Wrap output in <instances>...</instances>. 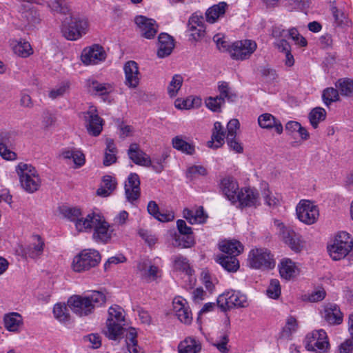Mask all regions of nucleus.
Listing matches in <instances>:
<instances>
[{"instance_id":"nucleus-1","label":"nucleus","mask_w":353,"mask_h":353,"mask_svg":"<svg viewBox=\"0 0 353 353\" xmlns=\"http://www.w3.org/2000/svg\"><path fill=\"white\" fill-rule=\"evenodd\" d=\"M105 301V295L102 292L93 291L84 296H72L68 303L74 313L79 316H85L92 314L95 307L103 305Z\"/></svg>"},{"instance_id":"nucleus-2","label":"nucleus","mask_w":353,"mask_h":353,"mask_svg":"<svg viewBox=\"0 0 353 353\" xmlns=\"http://www.w3.org/2000/svg\"><path fill=\"white\" fill-rule=\"evenodd\" d=\"M124 310L117 305L111 306L108 310L106 321L105 336L111 340H117L126 330L123 328L125 316Z\"/></svg>"},{"instance_id":"nucleus-3","label":"nucleus","mask_w":353,"mask_h":353,"mask_svg":"<svg viewBox=\"0 0 353 353\" xmlns=\"http://www.w3.org/2000/svg\"><path fill=\"white\" fill-rule=\"evenodd\" d=\"M23 189L29 193L37 191L41 185V179L35 168L30 164L19 163L16 167Z\"/></svg>"},{"instance_id":"nucleus-4","label":"nucleus","mask_w":353,"mask_h":353,"mask_svg":"<svg viewBox=\"0 0 353 353\" xmlns=\"http://www.w3.org/2000/svg\"><path fill=\"white\" fill-rule=\"evenodd\" d=\"M353 248V241L346 232H339L333 243L327 246L330 257L334 261L345 258Z\"/></svg>"},{"instance_id":"nucleus-5","label":"nucleus","mask_w":353,"mask_h":353,"mask_svg":"<svg viewBox=\"0 0 353 353\" xmlns=\"http://www.w3.org/2000/svg\"><path fill=\"white\" fill-rule=\"evenodd\" d=\"M248 261L249 265L254 269L268 270L272 269L275 266L274 256L265 248L251 250Z\"/></svg>"},{"instance_id":"nucleus-6","label":"nucleus","mask_w":353,"mask_h":353,"mask_svg":"<svg viewBox=\"0 0 353 353\" xmlns=\"http://www.w3.org/2000/svg\"><path fill=\"white\" fill-rule=\"evenodd\" d=\"M100 261L101 255L97 250L85 249L73 259L72 267L74 271L81 272L96 267Z\"/></svg>"},{"instance_id":"nucleus-7","label":"nucleus","mask_w":353,"mask_h":353,"mask_svg":"<svg viewBox=\"0 0 353 353\" xmlns=\"http://www.w3.org/2000/svg\"><path fill=\"white\" fill-rule=\"evenodd\" d=\"M88 30V19L79 17H71L69 21H65L62 28L63 36L71 41L81 38Z\"/></svg>"},{"instance_id":"nucleus-8","label":"nucleus","mask_w":353,"mask_h":353,"mask_svg":"<svg viewBox=\"0 0 353 353\" xmlns=\"http://www.w3.org/2000/svg\"><path fill=\"white\" fill-rule=\"evenodd\" d=\"M255 41L250 39L236 41L230 44L227 52L230 57L236 61L248 59L256 49Z\"/></svg>"},{"instance_id":"nucleus-9","label":"nucleus","mask_w":353,"mask_h":353,"mask_svg":"<svg viewBox=\"0 0 353 353\" xmlns=\"http://www.w3.org/2000/svg\"><path fill=\"white\" fill-rule=\"evenodd\" d=\"M304 343L308 351L316 353H325L330 347L327 334L323 330H315L307 334Z\"/></svg>"},{"instance_id":"nucleus-10","label":"nucleus","mask_w":353,"mask_h":353,"mask_svg":"<svg viewBox=\"0 0 353 353\" xmlns=\"http://www.w3.org/2000/svg\"><path fill=\"white\" fill-rule=\"evenodd\" d=\"M95 222L97 223L93 229V240L103 244L111 242L112 239L116 236L114 226L110 225L101 214L95 219Z\"/></svg>"},{"instance_id":"nucleus-11","label":"nucleus","mask_w":353,"mask_h":353,"mask_svg":"<svg viewBox=\"0 0 353 353\" xmlns=\"http://www.w3.org/2000/svg\"><path fill=\"white\" fill-rule=\"evenodd\" d=\"M217 305L222 311L233 307H245L248 305L247 297L239 291L230 290L218 297Z\"/></svg>"},{"instance_id":"nucleus-12","label":"nucleus","mask_w":353,"mask_h":353,"mask_svg":"<svg viewBox=\"0 0 353 353\" xmlns=\"http://www.w3.org/2000/svg\"><path fill=\"white\" fill-rule=\"evenodd\" d=\"M296 213L299 220L307 225L314 224L319 216L318 207L308 200H303L299 203Z\"/></svg>"},{"instance_id":"nucleus-13","label":"nucleus","mask_w":353,"mask_h":353,"mask_svg":"<svg viewBox=\"0 0 353 353\" xmlns=\"http://www.w3.org/2000/svg\"><path fill=\"white\" fill-rule=\"evenodd\" d=\"M277 226L279 230V236L283 241L287 244L292 251L300 252L304 247V242L302 240L301 236L290 227L284 225L283 223H277Z\"/></svg>"},{"instance_id":"nucleus-14","label":"nucleus","mask_w":353,"mask_h":353,"mask_svg":"<svg viewBox=\"0 0 353 353\" xmlns=\"http://www.w3.org/2000/svg\"><path fill=\"white\" fill-rule=\"evenodd\" d=\"M85 125L88 134L93 137L99 136L103 130V120L98 115L96 108L90 107L89 110L83 113Z\"/></svg>"},{"instance_id":"nucleus-15","label":"nucleus","mask_w":353,"mask_h":353,"mask_svg":"<svg viewBox=\"0 0 353 353\" xmlns=\"http://www.w3.org/2000/svg\"><path fill=\"white\" fill-rule=\"evenodd\" d=\"M106 53L103 48L98 44H94L85 48L81 54V60L85 65H95L104 61Z\"/></svg>"},{"instance_id":"nucleus-16","label":"nucleus","mask_w":353,"mask_h":353,"mask_svg":"<svg viewBox=\"0 0 353 353\" xmlns=\"http://www.w3.org/2000/svg\"><path fill=\"white\" fill-rule=\"evenodd\" d=\"M134 22L141 36L145 39H153L158 32V25L152 19L139 15L134 18Z\"/></svg>"},{"instance_id":"nucleus-17","label":"nucleus","mask_w":353,"mask_h":353,"mask_svg":"<svg viewBox=\"0 0 353 353\" xmlns=\"http://www.w3.org/2000/svg\"><path fill=\"white\" fill-rule=\"evenodd\" d=\"M45 247L44 239L39 234H33L30 237L28 244L23 252L26 256L38 259L43 255Z\"/></svg>"},{"instance_id":"nucleus-18","label":"nucleus","mask_w":353,"mask_h":353,"mask_svg":"<svg viewBox=\"0 0 353 353\" xmlns=\"http://www.w3.org/2000/svg\"><path fill=\"white\" fill-rule=\"evenodd\" d=\"M173 310L178 319L185 324H190L192 321V314L190 310L188 301L182 296H176L173 301Z\"/></svg>"},{"instance_id":"nucleus-19","label":"nucleus","mask_w":353,"mask_h":353,"mask_svg":"<svg viewBox=\"0 0 353 353\" xmlns=\"http://www.w3.org/2000/svg\"><path fill=\"white\" fill-rule=\"evenodd\" d=\"M125 194L128 201L134 203L141 194L140 179L136 173H131L125 182Z\"/></svg>"},{"instance_id":"nucleus-20","label":"nucleus","mask_w":353,"mask_h":353,"mask_svg":"<svg viewBox=\"0 0 353 353\" xmlns=\"http://www.w3.org/2000/svg\"><path fill=\"white\" fill-rule=\"evenodd\" d=\"M220 189L224 196L232 203H237L239 189L237 181L232 177H225L221 181Z\"/></svg>"},{"instance_id":"nucleus-21","label":"nucleus","mask_w":353,"mask_h":353,"mask_svg":"<svg viewBox=\"0 0 353 353\" xmlns=\"http://www.w3.org/2000/svg\"><path fill=\"white\" fill-rule=\"evenodd\" d=\"M125 81V83L129 88H136L140 81V73L138 64L134 61H129L124 65Z\"/></svg>"},{"instance_id":"nucleus-22","label":"nucleus","mask_w":353,"mask_h":353,"mask_svg":"<svg viewBox=\"0 0 353 353\" xmlns=\"http://www.w3.org/2000/svg\"><path fill=\"white\" fill-rule=\"evenodd\" d=\"M188 31L190 32V37L194 41H199L204 36L205 28L203 22V17L198 15H192L188 21Z\"/></svg>"},{"instance_id":"nucleus-23","label":"nucleus","mask_w":353,"mask_h":353,"mask_svg":"<svg viewBox=\"0 0 353 353\" xmlns=\"http://www.w3.org/2000/svg\"><path fill=\"white\" fill-rule=\"evenodd\" d=\"M130 159L135 164L144 167H150L151 158L145 152L140 149L137 143L130 144L128 150Z\"/></svg>"},{"instance_id":"nucleus-24","label":"nucleus","mask_w":353,"mask_h":353,"mask_svg":"<svg viewBox=\"0 0 353 353\" xmlns=\"http://www.w3.org/2000/svg\"><path fill=\"white\" fill-rule=\"evenodd\" d=\"M241 207H252L259 205V194L250 188H241L238 194V201Z\"/></svg>"},{"instance_id":"nucleus-25","label":"nucleus","mask_w":353,"mask_h":353,"mask_svg":"<svg viewBox=\"0 0 353 353\" xmlns=\"http://www.w3.org/2000/svg\"><path fill=\"white\" fill-rule=\"evenodd\" d=\"M174 48V40L167 33H161L158 37L157 56L164 58L169 56Z\"/></svg>"},{"instance_id":"nucleus-26","label":"nucleus","mask_w":353,"mask_h":353,"mask_svg":"<svg viewBox=\"0 0 353 353\" xmlns=\"http://www.w3.org/2000/svg\"><path fill=\"white\" fill-rule=\"evenodd\" d=\"M61 156L66 161L72 160L75 169L81 168L85 163V156L83 151L74 147L63 150Z\"/></svg>"},{"instance_id":"nucleus-27","label":"nucleus","mask_w":353,"mask_h":353,"mask_svg":"<svg viewBox=\"0 0 353 353\" xmlns=\"http://www.w3.org/2000/svg\"><path fill=\"white\" fill-rule=\"evenodd\" d=\"M259 125L263 129L274 128L277 134H281L283 131L281 121L270 113L261 114L258 118Z\"/></svg>"},{"instance_id":"nucleus-28","label":"nucleus","mask_w":353,"mask_h":353,"mask_svg":"<svg viewBox=\"0 0 353 353\" xmlns=\"http://www.w3.org/2000/svg\"><path fill=\"white\" fill-rule=\"evenodd\" d=\"M323 316L330 325H339L343 322V314L336 304L328 303L325 305Z\"/></svg>"},{"instance_id":"nucleus-29","label":"nucleus","mask_w":353,"mask_h":353,"mask_svg":"<svg viewBox=\"0 0 353 353\" xmlns=\"http://www.w3.org/2000/svg\"><path fill=\"white\" fill-rule=\"evenodd\" d=\"M183 216L192 225L204 223L208 218L202 206L195 210L185 208L183 211Z\"/></svg>"},{"instance_id":"nucleus-30","label":"nucleus","mask_w":353,"mask_h":353,"mask_svg":"<svg viewBox=\"0 0 353 353\" xmlns=\"http://www.w3.org/2000/svg\"><path fill=\"white\" fill-rule=\"evenodd\" d=\"M219 250L227 256L236 257L243 251V246L236 240H224L219 243Z\"/></svg>"},{"instance_id":"nucleus-31","label":"nucleus","mask_w":353,"mask_h":353,"mask_svg":"<svg viewBox=\"0 0 353 353\" xmlns=\"http://www.w3.org/2000/svg\"><path fill=\"white\" fill-rule=\"evenodd\" d=\"M201 350V342L192 336L186 337L178 345L179 353H199Z\"/></svg>"},{"instance_id":"nucleus-32","label":"nucleus","mask_w":353,"mask_h":353,"mask_svg":"<svg viewBox=\"0 0 353 353\" xmlns=\"http://www.w3.org/2000/svg\"><path fill=\"white\" fill-rule=\"evenodd\" d=\"M100 214L92 212L84 218H80L79 216L74 223L76 229L79 232H90L92 229H94L97 223L95 219L100 216Z\"/></svg>"},{"instance_id":"nucleus-33","label":"nucleus","mask_w":353,"mask_h":353,"mask_svg":"<svg viewBox=\"0 0 353 353\" xmlns=\"http://www.w3.org/2000/svg\"><path fill=\"white\" fill-rule=\"evenodd\" d=\"M279 273L282 278L290 280L294 278L298 272L295 263L290 259L285 258L281 261L279 265Z\"/></svg>"},{"instance_id":"nucleus-34","label":"nucleus","mask_w":353,"mask_h":353,"mask_svg":"<svg viewBox=\"0 0 353 353\" xmlns=\"http://www.w3.org/2000/svg\"><path fill=\"white\" fill-rule=\"evenodd\" d=\"M147 209L150 214L161 222H169L174 218V213L172 212H160L159 205L154 201L148 203Z\"/></svg>"},{"instance_id":"nucleus-35","label":"nucleus","mask_w":353,"mask_h":353,"mask_svg":"<svg viewBox=\"0 0 353 353\" xmlns=\"http://www.w3.org/2000/svg\"><path fill=\"white\" fill-rule=\"evenodd\" d=\"M3 322L7 330L17 332L23 324V319L19 313L12 312L4 316Z\"/></svg>"},{"instance_id":"nucleus-36","label":"nucleus","mask_w":353,"mask_h":353,"mask_svg":"<svg viewBox=\"0 0 353 353\" xmlns=\"http://www.w3.org/2000/svg\"><path fill=\"white\" fill-rule=\"evenodd\" d=\"M216 261L228 272H235L240 266L239 260L234 256L221 254L217 256Z\"/></svg>"},{"instance_id":"nucleus-37","label":"nucleus","mask_w":353,"mask_h":353,"mask_svg":"<svg viewBox=\"0 0 353 353\" xmlns=\"http://www.w3.org/2000/svg\"><path fill=\"white\" fill-rule=\"evenodd\" d=\"M172 266L174 270L184 272L188 276H192L194 273L188 259L180 254L172 257Z\"/></svg>"},{"instance_id":"nucleus-38","label":"nucleus","mask_w":353,"mask_h":353,"mask_svg":"<svg viewBox=\"0 0 353 353\" xmlns=\"http://www.w3.org/2000/svg\"><path fill=\"white\" fill-rule=\"evenodd\" d=\"M137 332L134 327L126 330L125 342L130 353H143L141 347L137 345Z\"/></svg>"},{"instance_id":"nucleus-39","label":"nucleus","mask_w":353,"mask_h":353,"mask_svg":"<svg viewBox=\"0 0 353 353\" xmlns=\"http://www.w3.org/2000/svg\"><path fill=\"white\" fill-rule=\"evenodd\" d=\"M172 147L182 153L192 155L195 152V147L192 143L185 141L181 136H176L172 139Z\"/></svg>"},{"instance_id":"nucleus-40","label":"nucleus","mask_w":353,"mask_h":353,"mask_svg":"<svg viewBox=\"0 0 353 353\" xmlns=\"http://www.w3.org/2000/svg\"><path fill=\"white\" fill-rule=\"evenodd\" d=\"M105 145L106 148L103 163L105 166H109L117 161V149L112 139H106Z\"/></svg>"},{"instance_id":"nucleus-41","label":"nucleus","mask_w":353,"mask_h":353,"mask_svg":"<svg viewBox=\"0 0 353 353\" xmlns=\"http://www.w3.org/2000/svg\"><path fill=\"white\" fill-rule=\"evenodd\" d=\"M227 7L228 4L222 1L208 9L205 13L207 21L214 23L219 17L225 14Z\"/></svg>"},{"instance_id":"nucleus-42","label":"nucleus","mask_w":353,"mask_h":353,"mask_svg":"<svg viewBox=\"0 0 353 353\" xmlns=\"http://www.w3.org/2000/svg\"><path fill=\"white\" fill-rule=\"evenodd\" d=\"M117 182L113 177L110 175L104 176L102 180V185L97 190V193L101 196H108L115 190Z\"/></svg>"},{"instance_id":"nucleus-43","label":"nucleus","mask_w":353,"mask_h":353,"mask_svg":"<svg viewBox=\"0 0 353 353\" xmlns=\"http://www.w3.org/2000/svg\"><path fill=\"white\" fill-rule=\"evenodd\" d=\"M335 87L341 95L353 98V80L349 78H341L335 83Z\"/></svg>"},{"instance_id":"nucleus-44","label":"nucleus","mask_w":353,"mask_h":353,"mask_svg":"<svg viewBox=\"0 0 353 353\" xmlns=\"http://www.w3.org/2000/svg\"><path fill=\"white\" fill-rule=\"evenodd\" d=\"M218 90L219 92V97L221 98L224 102L225 99L229 102H234L237 98L236 94L230 87L228 83L225 81L219 83Z\"/></svg>"},{"instance_id":"nucleus-45","label":"nucleus","mask_w":353,"mask_h":353,"mask_svg":"<svg viewBox=\"0 0 353 353\" xmlns=\"http://www.w3.org/2000/svg\"><path fill=\"white\" fill-rule=\"evenodd\" d=\"M298 329V323L293 316H289L286 320V323L283 327L280 337L284 339H290L292 335L296 332Z\"/></svg>"},{"instance_id":"nucleus-46","label":"nucleus","mask_w":353,"mask_h":353,"mask_svg":"<svg viewBox=\"0 0 353 353\" xmlns=\"http://www.w3.org/2000/svg\"><path fill=\"white\" fill-rule=\"evenodd\" d=\"M308 117L311 125L316 129L319 123L325 119L326 111L324 108L321 107L314 108L310 112Z\"/></svg>"},{"instance_id":"nucleus-47","label":"nucleus","mask_w":353,"mask_h":353,"mask_svg":"<svg viewBox=\"0 0 353 353\" xmlns=\"http://www.w3.org/2000/svg\"><path fill=\"white\" fill-rule=\"evenodd\" d=\"M53 314L55 319L61 323H66L70 320L69 310L64 303L55 304L53 308Z\"/></svg>"},{"instance_id":"nucleus-48","label":"nucleus","mask_w":353,"mask_h":353,"mask_svg":"<svg viewBox=\"0 0 353 353\" xmlns=\"http://www.w3.org/2000/svg\"><path fill=\"white\" fill-rule=\"evenodd\" d=\"M147 264L145 262L139 263L137 268L142 275L152 279V281L156 280L160 273V270L155 265H150L148 270L146 271Z\"/></svg>"},{"instance_id":"nucleus-49","label":"nucleus","mask_w":353,"mask_h":353,"mask_svg":"<svg viewBox=\"0 0 353 353\" xmlns=\"http://www.w3.org/2000/svg\"><path fill=\"white\" fill-rule=\"evenodd\" d=\"M339 91L336 88H327L323 91L322 99L326 106L340 100Z\"/></svg>"},{"instance_id":"nucleus-50","label":"nucleus","mask_w":353,"mask_h":353,"mask_svg":"<svg viewBox=\"0 0 353 353\" xmlns=\"http://www.w3.org/2000/svg\"><path fill=\"white\" fill-rule=\"evenodd\" d=\"M183 79L181 74H174L168 86V93L170 97H174L177 95L179 90L181 88Z\"/></svg>"},{"instance_id":"nucleus-51","label":"nucleus","mask_w":353,"mask_h":353,"mask_svg":"<svg viewBox=\"0 0 353 353\" xmlns=\"http://www.w3.org/2000/svg\"><path fill=\"white\" fill-rule=\"evenodd\" d=\"M47 4L52 12L64 14L69 12L65 0H47Z\"/></svg>"},{"instance_id":"nucleus-52","label":"nucleus","mask_w":353,"mask_h":353,"mask_svg":"<svg viewBox=\"0 0 353 353\" xmlns=\"http://www.w3.org/2000/svg\"><path fill=\"white\" fill-rule=\"evenodd\" d=\"M90 91L95 92L97 94L103 95L110 93L112 88L110 84L100 83L97 81L89 82Z\"/></svg>"},{"instance_id":"nucleus-53","label":"nucleus","mask_w":353,"mask_h":353,"mask_svg":"<svg viewBox=\"0 0 353 353\" xmlns=\"http://www.w3.org/2000/svg\"><path fill=\"white\" fill-rule=\"evenodd\" d=\"M14 53L21 57H28L33 53L32 48L28 42H19L14 47Z\"/></svg>"},{"instance_id":"nucleus-54","label":"nucleus","mask_w":353,"mask_h":353,"mask_svg":"<svg viewBox=\"0 0 353 353\" xmlns=\"http://www.w3.org/2000/svg\"><path fill=\"white\" fill-rule=\"evenodd\" d=\"M331 11L334 19V22L338 26L348 25L349 20L342 10H339L335 6H332L331 8Z\"/></svg>"},{"instance_id":"nucleus-55","label":"nucleus","mask_w":353,"mask_h":353,"mask_svg":"<svg viewBox=\"0 0 353 353\" xmlns=\"http://www.w3.org/2000/svg\"><path fill=\"white\" fill-rule=\"evenodd\" d=\"M266 294L268 297L276 299L281 295V285L279 280L272 279L270 285L266 290Z\"/></svg>"},{"instance_id":"nucleus-56","label":"nucleus","mask_w":353,"mask_h":353,"mask_svg":"<svg viewBox=\"0 0 353 353\" xmlns=\"http://www.w3.org/2000/svg\"><path fill=\"white\" fill-rule=\"evenodd\" d=\"M195 244L194 238L192 234L184 235L183 236L175 237V245L181 246L184 248H189Z\"/></svg>"},{"instance_id":"nucleus-57","label":"nucleus","mask_w":353,"mask_h":353,"mask_svg":"<svg viewBox=\"0 0 353 353\" xmlns=\"http://www.w3.org/2000/svg\"><path fill=\"white\" fill-rule=\"evenodd\" d=\"M223 104H224V101L219 96L210 97L205 100L206 106L213 112H220Z\"/></svg>"},{"instance_id":"nucleus-58","label":"nucleus","mask_w":353,"mask_h":353,"mask_svg":"<svg viewBox=\"0 0 353 353\" xmlns=\"http://www.w3.org/2000/svg\"><path fill=\"white\" fill-rule=\"evenodd\" d=\"M69 88L70 83L68 82H63L58 87L50 90L48 96L52 99H55L63 96V94L69 90Z\"/></svg>"},{"instance_id":"nucleus-59","label":"nucleus","mask_w":353,"mask_h":353,"mask_svg":"<svg viewBox=\"0 0 353 353\" xmlns=\"http://www.w3.org/2000/svg\"><path fill=\"white\" fill-rule=\"evenodd\" d=\"M167 157V154H163L161 157H153L150 167L157 173H161L164 169L163 162Z\"/></svg>"},{"instance_id":"nucleus-60","label":"nucleus","mask_w":353,"mask_h":353,"mask_svg":"<svg viewBox=\"0 0 353 353\" xmlns=\"http://www.w3.org/2000/svg\"><path fill=\"white\" fill-rule=\"evenodd\" d=\"M288 37L291 38L296 45L301 47H305L307 44V40L299 34V31L295 28L288 30Z\"/></svg>"},{"instance_id":"nucleus-61","label":"nucleus","mask_w":353,"mask_h":353,"mask_svg":"<svg viewBox=\"0 0 353 353\" xmlns=\"http://www.w3.org/2000/svg\"><path fill=\"white\" fill-rule=\"evenodd\" d=\"M61 213L65 217L74 223L81 214V210L79 208L67 207L61 210Z\"/></svg>"},{"instance_id":"nucleus-62","label":"nucleus","mask_w":353,"mask_h":353,"mask_svg":"<svg viewBox=\"0 0 353 353\" xmlns=\"http://www.w3.org/2000/svg\"><path fill=\"white\" fill-rule=\"evenodd\" d=\"M265 185L262 192V196L266 205L270 207L276 206L279 203V199L270 191Z\"/></svg>"},{"instance_id":"nucleus-63","label":"nucleus","mask_w":353,"mask_h":353,"mask_svg":"<svg viewBox=\"0 0 353 353\" xmlns=\"http://www.w3.org/2000/svg\"><path fill=\"white\" fill-rule=\"evenodd\" d=\"M225 133H214L212 132V140L208 142V145L210 148H219L224 143Z\"/></svg>"},{"instance_id":"nucleus-64","label":"nucleus","mask_w":353,"mask_h":353,"mask_svg":"<svg viewBox=\"0 0 353 353\" xmlns=\"http://www.w3.org/2000/svg\"><path fill=\"white\" fill-rule=\"evenodd\" d=\"M229 342V337L228 334L221 335L217 341L214 343L213 345L215 346L219 352L221 353H228L229 352V348L227 345Z\"/></svg>"}]
</instances>
